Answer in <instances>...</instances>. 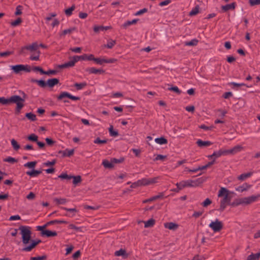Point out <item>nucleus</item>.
<instances>
[{
	"instance_id": "f257e3e1",
	"label": "nucleus",
	"mask_w": 260,
	"mask_h": 260,
	"mask_svg": "<svg viewBox=\"0 0 260 260\" xmlns=\"http://www.w3.org/2000/svg\"><path fill=\"white\" fill-rule=\"evenodd\" d=\"M218 197L221 198L220 201V207L218 210L222 212L224 210L227 205H231L232 197L230 196V191L225 187H221L218 192Z\"/></svg>"
},
{
	"instance_id": "f03ea898",
	"label": "nucleus",
	"mask_w": 260,
	"mask_h": 260,
	"mask_svg": "<svg viewBox=\"0 0 260 260\" xmlns=\"http://www.w3.org/2000/svg\"><path fill=\"white\" fill-rule=\"evenodd\" d=\"M21 93L22 96L13 95L9 98L10 104H16V107L15 112L17 114L20 112L21 110L24 106V102L27 98V95L23 91H19Z\"/></svg>"
},
{
	"instance_id": "7ed1b4c3",
	"label": "nucleus",
	"mask_w": 260,
	"mask_h": 260,
	"mask_svg": "<svg viewBox=\"0 0 260 260\" xmlns=\"http://www.w3.org/2000/svg\"><path fill=\"white\" fill-rule=\"evenodd\" d=\"M22 236V242L26 245L29 243L31 238V228L28 226L21 225L19 228Z\"/></svg>"
},
{
	"instance_id": "20e7f679",
	"label": "nucleus",
	"mask_w": 260,
	"mask_h": 260,
	"mask_svg": "<svg viewBox=\"0 0 260 260\" xmlns=\"http://www.w3.org/2000/svg\"><path fill=\"white\" fill-rule=\"evenodd\" d=\"M200 179H198L195 180H187L182 181L180 182H178L176 184L177 187H178V190H180L185 187H196L198 186L201 183L200 181Z\"/></svg>"
},
{
	"instance_id": "39448f33",
	"label": "nucleus",
	"mask_w": 260,
	"mask_h": 260,
	"mask_svg": "<svg viewBox=\"0 0 260 260\" xmlns=\"http://www.w3.org/2000/svg\"><path fill=\"white\" fill-rule=\"evenodd\" d=\"M67 98L70 99L73 101H78L80 100V97L73 95L66 91L61 92L57 97L58 101H62L64 103H69V101L66 99Z\"/></svg>"
},
{
	"instance_id": "423d86ee",
	"label": "nucleus",
	"mask_w": 260,
	"mask_h": 260,
	"mask_svg": "<svg viewBox=\"0 0 260 260\" xmlns=\"http://www.w3.org/2000/svg\"><path fill=\"white\" fill-rule=\"evenodd\" d=\"M10 68L16 74H18L22 71L27 73H29L31 71L30 66L27 64H17L15 66H10Z\"/></svg>"
},
{
	"instance_id": "0eeeda50",
	"label": "nucleus",
	"mask_w": 260,
	"mask_h": 260,
	"mask_svg": "<svg viewBox=\"0 0 260 260\" xmlns=\"http://www.w3.org/2000/svg\"><path fill=\"white\" fill-rule=\"evenodd\" d=\"M209 226L215 233L221 230L223 228V224L221 221L218 219H216L214 221H212L209 224Z\"/></svg>"
},
{
	"instance_id": "6e6552de",
	"label": "nucleus",
	"mask_w": 260,
	"mask_h": 260,
	"mask_svg": "<svg viewBox=\"0 0 260 260\" xmlns=\"http://www.w3.org/2000/svg\"><path fill=\"white\" fill-rule=\"evenodd\" d=\"M228 155L226 150L221 149L218 151H214L212 154L208 155V157L209 158L214 157V159H215L216 158L219 157L222 155Z\"/></svg>"
},
{
	"instance_id": "1a4fd4ad",
	"label": "nucleus",
	"mask_w": 260,
	"mask_h": 260,
	"mask_svg": "<svg viewBox=\"0 0 260 260\" xmlns=\"http://www.w3.org/2000/svg\"><path fill=\"white\" fill-rule=\"evenodd\" d=\"M239 205L247 206L245 197L236 199L231 204V206L233 207H236Z\"/></svg>"
},
{
	"instance_id": "9d476101",
	"label": "nucleus",
	"mask_w": 260,
	"mask_h": 260,
	"mask_svg": "<svg viewBox=\"0 0 260 260\" xmlns=\"http://www.w3.org/2000/svg\"><path fill=\"white\" fill-rule=\"evenodd\" d=\"M41 242V240H31V244L27 246H25L22 249L24 251H30L34 248H35L38 244Z\"/></svg>"
},
{
	"instance_id": "9b49d317",
	"label": "nucleus",
	"mask_w": 260,
	"mask_h": 260,
	"mask_svg": "<svg viewBox=\"0 0 260 260\" xmlns=\"http://www.w3.org/2000/svg\"><path fill=\"white\" fill-rule=\"evenodd\" d=\"M247 205H250L256 202L260 198V194L252 195L251 196L245 197Z\"/></svg>"
},
{
	"instance_id": "f8f14e48",
	"label": "nucleus",
	"mask_w": 260,
	"mask_h": 260,
	"mask_svg": "<svg viewBox=\"0 0 260 260\" xmlns=\"http://www.w3.org/2000/svg\"><path fill=\"white\" fill-rule=\"evenodd\" d=\"M39 231L41 232V234L42 236H45L47 237H54L56 236L57 235V232L55 231H51L44 229Z\"/></svg>"
},
{
	"instance_id": "ddd939ff",
	"label": "nucleus",
	"mask_w": 260,
	"mask_h": 260,
	"mask_svg": "<svg viewBox=\"0 0 260 260\" xmlns=\"http://www.w3.org/2000/svg\"><path fill=\"white\" fill-rule=\"evenodd\" d=\"M164 226L165 228L170 230L175 231L178 228L179 225L177 223L170 222L165 223L164 224Z\"/></svg>"
},
{
	"instance_id": "4468645a",
	"label": "nucleus",
	"mask_w": 260,
	"mask_h": 260,
	"mask_svg": "<svg viewBox=\"0 0 260 260\" xmlns=\"http://www.w3.org/2000/svg\"><path fill=\"white\" fill-rule=\"evenodd\" d=\"M196 143L198 146L201 148L208 147L212 144V143L211 141H203L201 139L198 140Z\"/></svg>"
},
{
	"instance_id": "2eb2a0df",
	"label": "nucleus",
	"mask_w": 260,
	"mask_h": 260,
	"mask_svg": "<svg viewBox=\"0 0 260 260\" xmlns=\"http://www.w3.org/2000/svg\"><path fill=\"white\" fill-rule=\"evenodd\" d=\"M86 71L89 74H102L105 73V71L103 69H96L94 68H89L86 70Z\"/></svg>"
},
{
	"instance_id": "dca6fc26",
	"label": "nucleus",
	"mask_w": 260,
	"mask_h": 260,
	"mask_svg": "<svg viewBox=\"0 0 260 260\" xmlns=\"http://www.w3.org/2000/svg\"><path fill=\"white\" fill-rule=\"evenodd\" d=\"M243 149V147L240 145H237L233 147V148L229 150H226L227 154H236L239 152H240Z\"/></svg>"
},
{
	"instance_id": "f3484780",
	"label": "nucleus",
	"mask_w": 260,
	"mask_h": 260,
	"mask_svg": "<svg viewBox=\"0 0 260 260\" xmlns=\"http://www.w3.org/2000/svg\"><path fill=\"white\" fill-rule=\"evenodd\" d=\"M251 187L250 185H249L247 183H245L241 186H238L236 188V190L240 192H242L244 191L247 190Z\"/></svg>"
},
{
	"instance_id": "a211bd4d",
	"label": "nucleus",
	"mask_w": 260,
	"mask_h": 260,
	"mask_svg": "<svg viewBox=\"0 0 260 260\" xmlns=\"http://www.w3.org/2000/svg\"><path fill=\"white\" fill-rule=\"evenodd\" d=\"M76 62L75 61L74 57H73L72 59L70 60L69 61L66 62L63 64H62L59 66L60 68H66L69 67H72L75 66V64Z\"/></svg>"
},
{
	"instance_id": "6ab92c4d",
	"label": "nucleus",
	"mask_w": 260,
	"mask_h": 260,
	"mask_svg": "<svg viewBox=\"0 0 260 260\" xmlns=\"http://www.w3.org/2000/svg\"><path fill=\"white\" fill-rule=\"evenodd\" d=\"M114 255L116 256H122L124 258H127L128 256V254L126 253V250L122 248L119 250L116 251L114 253Z\"/></svg>"
},
{
	"instance_id": "aec40b11",
	"label": "nucleus",
	"mask_w": 260,
	"mask_h": 260,
	"mask_svg": "<svg viewBox=\"0 0 260 260\" xmlns=\"http://www.w3.org/2000/svg\"><path fill=\"white\" fill-rule=\"evenodd\" d=\"M59 81L57 78L49 79L47 80L46 83L47 85L49 87H53L55 85L59 83Z\"/></svg>"
},
{
	"instance_id": "412c9836",
	"label": "nucleus",
	"mask_w": 260,
	"mask_h": 260,
	"mask_svg": "<svg viewBox=\"0 0 260 260\" xmlns=\"http://www.w3.org/2000/svg\"><path fill=\"white\" fill-rule=\"evenodd\" d=\"M42 173V171L41 170H32L31 171H28L26 172V174L32 177H35L38 176L39 175Z\"/></svg>"
},
{
	"instance_id": "4be33fe9",
	"label": "nucleus",
	"mask_w": 260,
	"mask_h": 260,
	"mask_svg": "<svg viewBox=\"0 0 260 260\" xmlns=\"http://www.w3.org/2000/svg\"><path fill=\"white\" fill-rule=\"evenodd\" d=\"M236 4L235 3H232L230 4H228L225 6L221 7L222 10L224 12H226L230 10H234L235 8Z\"/></svg>"
},
{
	"instance_id": "5701e85b",
	"label": "nucleus",
	"mask_w": 260,
	"mask_h": 260,
	"mask_svg": "<svg viewBox=\"0 0 260 260\" xmlns=\"http://www.w3.org/2000/svg\"><path fill=\"white\" fill-rule=\"evenodd\" d=\"M30 82L32 83H36L41 87L44 88L47 86L46 82L43 80H37L35 79H31Z\"/></svg>"
},
{
	"instance_id": "b1692460",
	"label": "nucleus",
	"mask_w": 260,
	"mask_h": 260,
	"mask_svg": "<svg viewBox=\"0 0 260 260\" xmlns=\"http://www.w3.org/2000/svg\"><path fill=\"white\" fill-rule=\"evenodd\" d=\"M74 152V149H66L63 151H60L59 152V153L62 154L63 156H72Z\"/></svg>"
},
{
	"instance_id": "393cba45",
	"label": "nucleus",
	"mask_w": 260,
	"mask_h": 260,
	"mask_svg": "<svg viewBox=\"0 0 260 260\" xmlns=\"http://www.w3.org/2000/svg\"><path fill=\"white\" fill-rule=\"evenodd\" d=\"M111 28L110 26H103L94 25L93 27V30L95 32H98L100 30H108Z\"/></svg>"
},
{
	"instance_id": "a878e982",
	"label": "nucleus",
	"mask_w": 260,
	"mask_h": 260,
	"mask_svg": "<svg viewBox=\"0 0 260 260\" xmlns=\"http://www.w3.org/2000/svg\"><path fill=\"white\" fill-rule=\"evenodd\" d=\"M260 257V252L257 253H251L248 255L246 260H258Z\"/></svg>"
},
{
	"instance_id": "bb28decb",
	"label": "nucleus",
	"mask_w": 260,
	"mask_h": 260,
	"mask_svg": "<svg viewBox=\"0 0 260 260\" xmlns=\"http://www.w3.org/2000/svg\"><path fill=\"white\" fill-rule=\"evenodd\" d=\"M38 45L37 43H33L31 45L26 46L24 47V48L30 50L31 51H37L38 48Z\"/></svg>"
},
{
	"instance_id": "cd10ccee",
	"label": "nucleus",
	"mask_w": 260,
	"mask_h": 260,
	"mask_svg": "<svg viewBox=\"0 0 260 260\" xmlns=\"http://www.w3.org/2000/svg\"><path fill=\"white\" fill-rule=\"evenodd\" d=\"M53 201L57 205H64L67 202V200L65 198H54Z\"/></svg>"
},
{
	"instance_id": "c85d7f7f",
	"label": "nucleus",
	"mask_w": 260,
	"mask_h": 260,
	"mask_svg": "<svg viewBox=\"0 0 260 260\" xmlns=\"http://www.w3.org/2000/svg\"><path fill=\"white\" fill-rule=\"evenodd\" d=\"M155 142L160 145L166 144L168 143V140L164 137L157 138L155 139Z\"/></svg>"
},
{
	"instance_id": "c756f323",
	"label": "nucleus",
	"mask_w": 260,
	"mask_h": 260,
	"mask_svg": "<svg viewBox=\"0 0 260 260\" xmlns=\"http://www.w3.org/2000/svg\"><path fill=\"white\" fill-rule=\"evenodd\" d=\"M102 164L104 166V167L106 168L111 169L114 167V165L112 161L110 162L106 159H105L103 161Z\"/></svg>"
},
{
	"instance_id": "7c9ffc66",
	"label": "nucleus",
	"mask_w": 260,
	"mask_h": 260,
	"mask_svg": "<svg viewBox=\"0 0 260 260\" xmlns=\"http://www.w3.org/2000/svg\"><path fill=\"white\" fill-rule=\"evenodd\" d=\"M87 83L85 82L82 83H76L74 84V86L76 88L77 90H81L86 86Z\"/></svg>"
},
{
	"instance_id": "2f4dec72",
	"label": "nucleus",
	"mask_w": 260,
	"mask_h": 260,
	"mask_svg": "<svg viewBox=\"0 0 260 260\" xmlns=\"http://www.w3.org/2000/svg\"><path fill=\"white\" fill-rule=\"evenodd\" d=\"M56 223L55 222V220H51V221H50L49 222H47L46 224H45L43 226H37V230H42L43 229H45L46 227H47L48 226L50 225H51V224H55Z\"/></svg>"
},
{
	"instance_id": "473e14b6",
	"label": "nucleus",
	"mask_w": 260,
	"mask_h": 260,
	"mask_svg": "<svg viewBox=\"0 0 260 260\" xmlns=\"http://www.w3.org/2000/svg\"><path fill=\"white\" fill-rule=\"evenodd\" d=\"M198 42H199V41L197 39H194L191 40L190 41L185 42L184 43V45L185 46H194L197 45Z\"/></svg>"
},
{
	"instance_id": "72a5a7b5",
	"label": "nucleus",
	"mask_w": 260,
	"mask_h": 260,
	"mask_svg": "<svg viewBox=\"0 0 260 260\" xmlns=\"http://www.w3.org/2000/svg\"><path fill=\"white\" fill-rule=\"evenodd\" d=\"M252 172H249L247 173L242 174L238 176V179L240 180H244L246 178L250 177L252 175Z\"/></svg>"
},
{
	"instance_id": "f704fd0d",
	"label": "nucleus",
	"mask_w": 260,
	"mask_h": 260,
	"mask_svg": "<svg viewBox=\"0 0 260 260\" xmlns=\"http://www.w3.org/2000/svg\"><path fill=\"white\" fill-rule=\"evenodd\" d=\"M62 209L65 211L73 213V214L72 215L70 214L66 215L67 216H68L69 217H73L75 215V213L77 212V210L76 208H68L66 207H62Z\"/></svg>"
},
{
	"instance_id": "c9c22d12",
	"label": "nucleus",
	"mask_w": 260,
	"mask_h": 260,
	"mask_svg": "<svg viewBox=\"0 0 260 260\" xmlns=\"http://www.w3.org/2000/svg\"><path fill=\"white\" fill-rule=\"evenodd\" d=\"M155 223V220L151 218L145 222V228L152 227Z\"/></svg>"
},
{
	"instance_id": "e433bc0d",
	"label": "nucleus",
	"mask_w": 260,
	"mask_h": 260,
	"mask_svg": "<svg viewBox=\"0 0 260 260\" xmlns=\"http://www.w3.org/2000/svg\"><path fill=\"white\" fill-rule=\"evenodd\" d=\"M25 116L32 121H35L37 120L36 115L31 112L26 113Z\"/></svg>"
},
{
	"instance_id": "4c0bfd02",
	"label": "nucleus",
	"mask_w": 260,
	"mask_h": 260,
	"mask_svg": "<svg viewBox=\"0 0 260 260\" xmlns=\"http://www.w3.org/2000/svg\"><path fill=\"white\" fill-rule=\"evenodd\" d=\"M37 164L36 161H29L27 162L24 165V167L29 168V169H34Z\"/></svg>"
},
{
	"instance_id": "58836bf2",
	"label": "nucleus",
	"mask_w": 260,
	"mask_h": 260,
	"mask_svg": "<svg viewBox=\"0 0 260 260\" xmlns=\"http://www.w3.org/2000/svg\"><path fill=\"white\" fill-rule=\"evenodd\" d=\"M110 135L112 137H117L118 136V133L117 131L113 129V126L111 125L109 128Z\"/></svg>"
},
{
	"instance_id": "ea45409f",
	"label": "nucleus",
	"mask_w": 260,
	"mask_h": 260,
	"mask_svg": "<svg viewBox=\"0 0 260 260\" xmlns=\"http://www.w3.org/2000/svg\"><path fill=\"white\" fill-rule=\"evenodd\" d=\"M75 9V6L73 5L71 7L65 10L64 13L66 15L70 16L72 14V12Z\"/></svg>"
},
{
	"instance_id": "a19ab883",
	"label": "nucleus",
	"mask_w": 260,
	"mask_h": 260,
	"mask_svg": "<svg viewBox=\"0 0 260 260\" xmlns=\"http://www.w3.org/2000/svg\"><path fill=\"white\" fill-rule=\"evenodd\" d=\"M11 142L14 150H17L20 148V145L15 139H12Z\"/></svg>"
},
{
	"instance_id": "79ce46f5",
	"label": "nucleus",
	"mask_w": 260,
	"mask_h": 260,
	"mask_svg": "<svg viewBox=\"0 0 260 260\" xmlns=\"http://www.w3.org/2000/svg\"><path fill=\"white\" fill-rule=\"evenodd\" d=\"M115 41L112 40H109L107 42V44L105 45V47L109 49H111L115 45Z\"/></svg>"
},
{
	"instance_id": "37998d69",
	"label": "nucleus",
	"mask_w": 260,
	"mask_h": 260,
	"mask_svg": "<svg viewBox=\"0 0 260 260\" xmlns=\"http://www.w3.org/2000/svg\"><path fill=\"white\" fill-rule=\"evenodd\" d=\"M38 137L35 134H32L27 137L28 140L36 142L38 141Z\"/></svg>"
},
{
	"instance_id": "c03bdc74",
	"label": "nucleus",
	"mask_w": 260,
	"mask_h": 260,
	"mask_svg": "<svg viewBox=\"0 0 260 260\" xmlns=\"http://www.w3.org/2000/svg\"><path fill=\"white\" fill-rule=\"evenodd\" d=\"M199 8L198 6H197L189 12L190 16H194L199 13Z\"/></svg>"
},
{
	"instance_id": "a18cd8bd",
	"label": "nucleus",
	"mask_w": 260,
	"mask_h": 260,
	"mask_svg": "<svg viewBox=\"0 0 260 260\" xmlns=\"http://www.w3.org/2000/svg\"><path fill=\"white\" fill-rule=\"evenodd\" d=\"M73 57L75 59V61L77 62V61H78L79 60H80L81 59L86 60V54H84L81 56H73Z\"/></svg>"
},
{
	"instance_id": "49530a36",
	"label": "nucleus",
	"mask_w": 260,
	"mask_h": 260,
	"mask_svg": "<svg viewBox=\"0 0 260 260\" xmlns=\"http://www.w3.org/2000/svg\"><path fill=\"white\" fill-rule=\"evenodd\" d=\"M4 161L5 162H10L11 164H13V163L16 162L17 161V160L15 158H13L11 156H9L8 157L6 158L5 159H4Z\"/></svg>"
},
{
	"instance_id": "de8ad7c7",
	"label": "nucleus",
	"mask_w": 260,
	"mask_h": 260,
	"mask_svg": "<svg viewBox=\"0 0 260 260\" xmlns=\"http://www.w3.org/2000/svg\"><path fill=\"white\" fill-rule=\"evenodd\" d=\"M0 104L3 105L10 104L9 98L6 99L5 97H0Z\"/></svg>"
},
{
	"instance_id": "09e8293b",
	"label": "nucleus",
	"mask_w": 260,
	"mask_h": 260,
	"mask_svg": "<svg viewBox=\"0 0 260 260\" xmlns=\"http://www.w3.org/2000/svg\"><path fill=\"white\" fill-rule=\"evenodd\" d=\"M139 181L141 186L149 185V178H143Z\"/></svg>"
},
{
	"instance_id": "8fccbe9b",
	"label": "nucleus",
	"mask_w": 260,
	"mask_h": 260,
	"mask_svg": "<svg viewBox=\"0 0 260 260\" xmlns=\"http://www.w3.org/2000/svg\"><path fill=\"white\" fill-rule=\"evenodd\" d=\"M169 90L173 91L178 94H180L181 93V90L178 88L177 86H173L168 88Z\"/></svg>"
},
{
	"instance_id": "3c124183",
	"label": "nucleus",
	"mask_w": 260,
	"mask_h": 260,
	"mask_svg": "<svg viewBox=\"0 0 260 260\" xmlns=\"http://www.w3.org/2000/svg\"><path fill=\"white\" fill-rule=\"evenodd\" d=\"M22 22V20L20 18H18L16 20L12 22L11 23V25L12 26H16L18 25H19Z\"/></svg>"
},
{
	"instance_id": "603ef678",
	"label": "nucleus",
	"mask_w": 260,
	"mask_h": 260,
	"mask_svg": "<svg viewBox=\"0 0 260 260\" xmlns=\"http://www.w3.org/2000/svg\"><path fill=\"white\" fill-rule=\"evenodd\" d=\"M14 53V51H7L5 52H0L1 57H7Z\"/></svg>"
},
{
	"instance_id": "864d4df0",
	"label": "nucleus",
	"mask_w": 260,
	"mask_h": 260,
	"mask_svg": "<svg viewBox=\"0 0 260 260\" xmlns=\"http://www.w3.org/2000/svg\"><path fill=\"white\" fill-rule=\"evenodd\" d=\"M22 6L18 5L16 8V11L15 13V15H20L22 14Z\"/></svg>"
},
{
	"instance_id": "5fc2aeb1",
	"label": "nucleus",
	"mask_w": 260,
	"mask_h": 260,
	"mask_svg": "<svg viewBox=\"0 0 260 260\" xmlns=\"http://www.w3.org/2000/svg\"><path fill=\"white\" fill-rule=\"evenodd\" d=\"M107 140H101L100 138L98 137L94 140V143L95 144H105L107 142Z\"/></svg>"
},
{
	"instance_id": "6e6d98bb",
	"label": "nucleus",
	"mask_w": 260,
	"mask_h": 260,
	"mask_svg": "<svg viewBox=\"0 0 260 260\" xmlns=\"http://www.w3.org/2000/svg\"><path fill=\"white\" fill-rule=\"evenodd\" d=\"M75 30V27H71V28H70L69 29H64L62 32V35H66L68 34H71V32H72L73 31H74Z\"/></svg>"
},
{
	"instance_id": "4d7b16f0",
	"label": "nucleus",
	"mask_w": 260,
	"mask_h": 260,
	"mask_svg": "<svg viewBox=\"0 0 260 260\" xmlns=\"http://www.w3.org/2000/svg\"><path fill=\"white\" fill-rule=\"evenodd\" d=\"M69 228L70 229L74 230L76 232H81L82 229L81 227H77L73 224H69Z\"/></svg>"
},
{
	"instance_id": "13d9d810",
	"label": "nucleus",
	"mask_w": 260,
	"mask_h": 260,
	"mask_svg": "<svg viewBox=\"0 0 260 260\" xmlns=\"http://www.w3.org/2000/svg\"><path fill=\"white\" fill-rule=\"evenodd\" d=\"M72 178H73V183L74 184H76L80 182L81 181V178L80 176H72Z\"/></svg>"
},
{
	"instance_id": "bf43d9fd",
	"label": "nucleus",
	"mask_w": 260,
	"mask_h": 260,
	"mask_svg": "<svg viewBox=\"0 0 260 260\" xmlns=\"http://www.w3.org/2000/svg\"><path fill=\"white\" fill-rule=\"evenodd\" d=\"M249 3L251 6L260 5V0H249Z\"/></svg>"
},
{
	"instance_id": "052dcab7",
	"label": "nucleus",
	"mask_w": 260,
	"mask_h": 260,
	"mask_svg": "<svg viewBox=\"0 0 260 260\" xmlns=\"http://www.w3.org/2000/svg\"><path fill=\"white\" fill-rule=\"evenodd\" d=\"M148 11V9L147 8H143L142 9L140 10L139 11H137L135 14V16H139L145 13H146Z\"/></svg>"
},
{
	"instance_id": "680f3d73",
	"label": "nucleus",
	"mask_w": 260,
	"mask_h": 260,
	"mask_svg": "<svg viewBox=\"0 0 260 260\" xmlns=\"http://www.w3.org/2000/svg\"><path fill=\"white\" fill-rule=\"evenodd\" d=\"M58 177L61 178V179H63L70 180V179H71L72 178V176H69L67 174H60V175L58 176Z\"/></svg>"
},
{
	"instance_id": "e2e57ef3",
	"label": "nucleus",
	"mask_w": 260,
	"mask_h": 260,
	"mask_svg": "<svg viewBox=\"0 0 260 260\" xmlns=\"http://www.w3.org/2000/svg\"><path fill=\"white\" fill-rule=\"evenodd\" d=\"M159 178V177L149 178V185L157 183Z\"/></svg>"
},
{
	"instance_id": "0e129e2a",
	"label": "nucleus",
	"mask_w": 260,
	"mask_h": 260,
	"mask_svg": "<svg viewBox=\"0 0 260 260\" xmlns=\"http://www.w3.org/2000/svg\"><path fill=\"white\" fill-rule=\"evenodd\" d=\"M37 55H31L30 57V59L31 60H38L39 59V56H40V51H37Z\"/></svg>"
},
{
	"instance_id": "69168bd1",
	"label": "nucleus",
	"mask_w": 260,
	"mask_h": 260,
	"mask_svg": "<svg viewBox=\"0 0 260 260\" xmlns=\"http://www.w3.org/2000/svg\"><path fill=\"white\" fill-rule=\"evenodd\" d=\"M165 196V194L164 192H160L159 193V194L158 195H156V196H154L153 197H152V200H157V199H162L164 198Z\"/></svg>"
},
{
	"instance_id": "338daca9",
	"label": "nucleus",
	"mask_w": 260,
	"mask_h": 260,
	"mask_svg": "<svg viewBox=\"0 0 260 260\" xmlns=\"http://www.w3.org/2000/svg\"><path fill=\"white\" fill-rule=\"evenodd\" d=\"M211 201L209 199L207 198L202 203V205L203 207H207L211 204Z\"/></svg>"
},
{
	"instance_id": "774afa93",
	"label": "nucleus",
	"mask_w": 260,
	"mask_h": 260,
	"mask_svg": "<svg viewBox=\"0 0 260 260\" xmlns=\"http://www.w3.org/2000/svg\"><path fill=\"white\" fill-rule=\"evenodd\" d=\"M46 258V255H42L37 257H31L30 260H44Z\"/></svg>"
}]
</instances>
